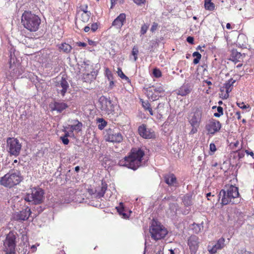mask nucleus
<instances>
[{"label": "nucleus", "mask_w": 254, "mask_h": 254, "mask_svg": "<svg viewBox=\"0 0 254 254\" xmlns=\"http://www.w3.org/2000/svg\"><path fill=\"white\" fill-rule=\"evenodd\" d=\"M144 152L139 148H132L129 154L119 161L118 164L121 166H125L133 170H136L142 165V160Z\"/></svg>", "instance_id": "f257e3e1"}, {"label": "nucleus", "mask_w": 254, "mask_h": 254, "mask_svg": "<svg viewBox=\"0 0 254 254\" xmlns=\"http://www.w3.org/2000/svg\"><path fill=\"white\" fill-rule=\"evenodd\" d=\"M239 196L238 188L234 186H230L222 190L219 194V198H221V203L227 205L230 203H236L235 199Z\"/></svg>", "instance_id": "f03ea898"}, {"label": "nucleus", "mask_w": 254, "mask_h": 254, "mask_svg": "<svg viewBox=\"0 0 254 254\" xmlns=\"http://www.w3.org/2000/svg\"><path fill=\"white\" fill-rule=\"evenodd\" d=\"M21 22L25 28L30 31H36L41 22L40 18L31 12L25 11L21 17Z\"/></svg>", "instance_id": "7ed1b4c3"}, {"label": "nucleus", "mask_w": 254, "mask_h": 254, "mask_svg": "<svg viewBox=\"0 0 254 254\" xmlns=\"http://www.w3.org/2000/svg\"><path fill=\"white\" fill-rule=\"evenodd\" d=\"M22 181L20 173L17 170H11L6 174L0 180L1 185L11 188L19 184Z\"/></svg>", "instance_id": "20e7f679"}, {"label": "nucleus", "mask_w": 254, "mask_h": 254, "mask_svg": "<svg viewBox=\"0 0 254 254\" xmlns=\"http://www.w3.org/2000/svg\"><path fill=\"white\" fill-rule=\"evenodd\" d=\"M151 238L154 240L164 238L168 233L167 229L158 221L153 220L149 228Z\"/></svg>", "instance_id": "39448f33"}, {"label": "nucleus", "mask_w": 254, "mask_h": 254, "mask_svg": "<svg viewBox=\"0 0 254 254\" xmlns=\"http://www.w3.org/2000/svg\"><path fill=\"white\" fill-rule=\"evenodd\" d=\"M44 192L41 188H33L30 192L27 193L24 197L25 201L31 204H39L41 203L44 199Z\"/></svg>", "instance_id": "423d86ee"}, {"label": "nucleus", "mask_w": 254, "mask_h": 254, "mask_svg": "<svg viewBox=\"0 0 254 254\" xmlns=\"http://www.w3.org/2000/svg\"><path fill=\"white\" fill-rule=\"evenodd\" d=\"M7 149L10 155L18 156L21 149V144L17 138L8 137L6 140Z\"/></svg>", "instance_id": "0eeeda50"}, {"label": "nucleus", "mask_w": 254, "mask_h": 254, "mask_svg": "<svg viewBox=\"0 0 254 254\" xmlns=\"http://www.w3.org/2000/svg\"><path fill=\"white\" fill-rule=\"evenodd\" d=\"M16 236L13 232H9L4 241V251L6 254H14Z\"/></svg>", "instance_id": "6e6552de"}, {"label": "nucleus", "mask_w": 254, "mask_h": 254, "mask_svg": "<svg viewBox=\"0 0 254 254\" xmlns=\"http://www.w3.org/2000/svg\"><path fill=\"white\" fill-rule=\"evenodd\" d=\"M100 108L102 111L108 114L114 111V106L112 101L105 96H101L99 100Z\"/></svg>", "instance_id": "1a4fd4ad"}, {"label": "nucleus", "mask_w": 254, "mask_h": 254, "mask_svg": "<svg viewBox=\"0 0 254 254\" xmlns=\"http://www.w3.org/2000/svg\"><path fill=\"white\" fill-rule=\"evenodd\" d=\"M147 95L152 100L155 101L158 99L159 93H162L164 92V89L162 85L161 84H157L152 87H149L147 89Z\"/></svg>", "instance_id": "9d476101"}, {"label": "nucleus", "mask_w": 254, "mask_h": 254, "mask_svg": "<svg viewBox=\"0 0 254 254\" xmlns=\"http://www.w3.org/2000/svg\"><path fill=\"white\" fill-rule=\"evenodd\" d=\"M105 137L106 141L112 142L119 143L122 142L123 139V137L121 132H116L111 129L107 131Z\"/></svg>", "instance_id": "9b49d317"}, {"label": "nucleus", "mask_w": 254, "mask_h": 254, "mask_svg": "<svg viewBox=\"0 0 254 254\" xmlns=\"http://www.w3.org/2000/svg\"><path fill=\"white\" fill-rule=\"evenodd\" d=\"M55 86L58 94H61L62 96H64L69 87L68 82L63 77L56 82Z\"/></svg>", "instance_id": "f8f14e48"}, {"label": "nucleus", "mask_w": 254, "mask_h": 254, "mask_svg": "<svg viewBox=\"0 0 254 254\" xmlns=\"http://www.w3.org/2000/svg\"><path fill=\"white\" fill-rule=\"evenodd\" d=\"M202 116V112L199 109H196L189 116V121L191 126H199Z\"/></svg>", "instance_id": "ddd939ff"}, {"label": "nucleus", "mask_w": 254, "mask_h": 254, "mask_svg": "<svg viewBox=\"0 0 254 254\" xmlns=\"http://www.w3.org/2000/svg\"><path fill=\"white\" fill-rule=\"evenodd\" d=\"M138 131L139 135L144 138L150 139L154 136V132L147 128L146 126L143 124L140 126L138 128Z\"/></svg>", "instance_id": "4468645a"}, {"label": "nucleus", "mask_w": 254, "mask_h": 254, "mask_svg": "<svg viewBox=\"0 0 254 254\" xmlns=\"http://www.w3.org/2000/svg\"><path fill=\"white\" fill-rule=\"evenodd\" d=\"M198 238L195 235L191 236L188 240V245L191 254H195L199 247Z\"/></svg>", "instance_id": "2eb2a0df"}, {"label": "nucleus", "mask_w": 254, "mask_h": 254, "mask_svg": "<svg viewBox=\"0 0 254 254\" xmlns=\"http://www.w3.org/2000/svg\"><path fill=\"white\" fill-rule=\"evenodd\" d=\"M221 127V124L219 121L212 120L210 121L206 126V128L208 132L211 134H214L215 132L219 131Z\"/></svg>", "instance_id": "dca6fc26"}, {"label": "nucleus", "mask_w": 254, "mask_h": 254, "mask_svg": "<svg viewBox=\"0 0 254 254\" xmlns=\"http://www.w3.org/2000/svg\"><path fill=\"white\" fill-rule=\"evenodd\" d=\"M31 213L30 209L27 207L25 209L16 213L14 215V218L16 220L25 221L28 219Z\"/></svg>", "instance_id": "f3484780"}, {"label": "nucleus", "mask_w": 254, "mask_h": 254, "mask_svg": "<svg viewBox=\"0 0 254 254\" xmlns=\"http://www.w3.org/2000/svg\"><path fill=\"white\" fill-rule=\"evenodd\" d=\"M225 240L223 238L219 239L217 242L213 246H208V251L211 254H215L219 250L222 249L225 246Z\"/></svg>", "instance_id": "a211bd4d"}, {"label": "nucleus", "mask_w": 254, "mask_h": 254, "mask_svg": "<svg viewBox=\"0 0 254 254\" xmlns=\"http://www.w3.org/2000/svg\"><path fill=\"white\" fill-rule=\"evenodd\" d=\"M192 90V86L190 83L186 82L178 89L177 91V94L182 96H186L189 94Z\"/></svg>", "instance_id": "6ab92c4d"}, {"label": "nucleus", "mask_w": 254, "mask_h": 254, "mask_svg": "<svg viewBox=\"0 0 254 254\" xmlns=\"http://www.w3.org/2000/svg\"><path fill=\"white\" fill-rule=\"evenodd\" d=\"M165 183L170 187H177L178 183L175 176L173 174H166L164 176Z\"/></svg>", "instance_id": "aec40b11"}, {"label": "nucleus", "mask_w": 254, "mask_h": 254, "mask_svg": "<svg viewBox=\"0 0 254 254\" xmlns=\"http://www.w3.org/2000/svg\"><path fill=\"white\" fill-rule=\"evenodd\" d=\"M126 14L121 13L113 22L112 25L118 29H120L126 21Z\"/></svg>", "instance_id": "412c9836"}, {"label": "nucleus", "mask_w": 254, "mask_h": 254, "mask_svg": "<svg viewBox=\"0 0 254 254\" xmlns=\"http://www.w3.org/2000/svg\"><path fill=\"white\" fill-rule=\"evenodd\" d=\"M11 62L10 61L9 67L10 76L12 78H18L22 74V72L18 66L14 64H11Z\"/></svg>", "instance_id": "4be33fe9"}, {"label": "nucleus", "mask_w": 254, "mask_h": 254, "mask_svg": "<svg viewBox=\"0 0 254 254\" xmlns=\"http://www.w3.org/2000/svg\"><path fill=\"white\" fill-rule=\"evenodd\" d=\"M68 107V105L64 102H55L53 106L51 108L53 111H57L59 113H61Z\"/></svg>", "instance_id": "5701e85b"}, {"label": "nucleus", "mask_w": 254, "mask_h": 254, "mask_svg": "<svg viewBox=\"0 0 254 254\" xmlns=\"http://www.w3.org/2000/svg\"><path fill=\"white\" fill-rule=\"evenodd\" d=\"M97 76V72L96 71L90 72H83L82 79L84 82H90L94 80Z\"/></svg>", "instance_id": "b1692460"}, {"label": "nucleus", "mask_w": 254, "mask_h": 254, "mask_svg": "<svg viewBox=\"0 0 254 254\" xmlns=\"http://www.w3.org/2000/svg\"><path fill=\"white\" fill-rule=\"evenodd\" d=\"M74 125H68V126L66 127L65 128L71 129V132H73V130H76L77 131H80L81 130V128L82 127V124L79 122L78 120L73 121Z\"/></svg>", "instance_id": "393cba45"}, {"label": "nucleus", "mask_w": 254, "mask_h": 254, "mask_svg": "<svg viewBox=\"0 0 254 254\" xmlns=\"http://www.w3.org/2000/svg\"><path fill=\"white\" fill-rule=\"evenodd\" d=\"M59 48L60 50V52H62L66 54L70 53L72 49L71 46L65 43L60 45Z\"/></svg>", "instance_id": "a878e982"}, {"label": "nucleus", "mask_w": 254, "mask_h": 254, "mask_svg": "<svg viewBox=\"0 0 254 254\" xmlns=\"http://www.w3.org/2000/svg\"><path fill=\"white\" fill-rule=\"evenodd\" d=\"M165 105V103H159L156 108L157 112L160 116H162L163 114H165L167 111V107H166Z\"/></svg>", "instance_id": "bb28decb"}, {"label": "nucleus", "mask_w": 254, "mask_h": 254, "mask_svg": "<svg viewBox=\"0 0 254 254\" xmlns=\"http://www.w3.org/2000/svg\"><path fill=\"white\" fill-rule=\"evenodd\" d=\"M107 185L106 184L102 183V187L100 189V190L99 191L96 190V196L97 197L100 198L103 197L105 193V191L107 190Z\"/></svg>", "instance_id": "cd10ccee"}, {"label": "nucleus", "mask_w": 254, "mask_h": 254, "mask_svg": "<svg viewBox=\"0 0 254 254\" xmlns=\"http://www.w3.org/2000/svg\"><path fill=\"white\" fill-rule=\"evenodd\" d=\"M236 80L231 78L225 84V88L227 92H230L232 89V87Z\"/></svg>", "instance_id": "c85d7f7f"}, {"label": "nucleus", "mask_w": 254, "mask_h": 254, "mask_svg": "<svg viewBox=\"0 0 254 254\" xmlns=\"http://www.w3.org/2000/svg\"><path fill=\"white\" fill-rule=\"evenodd\" d=\"M90 14L91 13L89 11L83 12L82 13H80L81 20L83 22H87L89 20Z\"/></svg>", "instance_id": "c756f323"}, {"label": "nucleus", "mask_w": 254, "mask_h": 254, "mask_svg": "<svg viewBox=\"0 0 254 254\" xmlns=\"http://www.w3.org/2000/svg\"><path fill=\"white\" fill-rule=\"evenodd\" d=\"M211 1V0H205L204 6L206 9L211 11L215 9V5Z\"/></svg>", "instance_id": "7c9ffc66"}, {"label": "nucleus", "mask_w": 254, "mask_h": 254, "mask_svg": "<svg viewBox=\"0 0 254 254\" xmlns=\"http://www.w3.org/2000/svg\"><path fill=\"white\" fill-rule=\"evenodd\" d=\"M97 123L98 124V127L100 130L103 129L107 124V123L102 118H99L97 120Z\"/></svg>", "instance_id": "2f4dec72"}, {"label": "nucleus", "mask_w": 254, "mask_h": 254, "mask_svg": "<svg viewBox=\"0 0 254 254\" xmlns=\"http://www.w3.org/2000/svg\"><path fill=\"white\" fill-rule=\"evenodd\" d=\"M116 208L117 209L118 212L120 214V215H122L124 218L127 217V214L124 212L125 209L123 207L122 203H121L120 204V206L118 207H117Z\"/></svg>", "instance_id": "473e14b6"}, {"label": "nucleus", "mask_w": 254, "mask_h": 254, "mask_svg": "<svg viewBox=\"0 0 254 254\" xmlns=\"http://www.w3.org/2000/svg\"><path fill=\"white\" fill-rule=\"evenodd\" d=\"M83 67V72H90L92 71H95L93 69V66L92 65L86 64L85 63L84 64Z\"/></svg>", "instance_id": "72a5a7b5"}, {"label": "nucleus", "mask_w": 254, "mask_h": 254, "mask_svg": "<svg viewBox=\"0 0 254 254\" xmlns=\"http://www.w3.org/2000/svg\"><path fill=\"white\" fill-rule=\"evenodd\" d=\"M202 224H197L193 223L192 224V229L193 230V232L195 233H198L200 232L203 228Z\"/></svg>", "instance_id": "f704fd0d"}, {"label": "nucleus", "mask_w": 254, "mask_h": 254, "mask_svg": "<svg viewBox=\"0 0 254 254\" xmlns=\"http://www.w3.org/2000/svg\"><path fill=\"white\" fill-rule=\"evenodd\" d=\"M139 53L138 48L136 46H134L132 48L131 51V56H133V61L135 62L137 59V55Z\"/></svg>", "instance_id": "c9c22d12"}, {"label": "nucleus", "mask_w": 254, "mask_h": 254, "mask_svg": "<svg viewBox=\"0 0 254 254\" xmlns=\"http://www.w3.org/2000/svg\"><path fill=\"white\" fill-rule=\"evenodd\" d=\"M192 56L193 57H196L193 61L194 64H198L201 58V55L200 53L197 52H195L192 54Z\"/></svg>", "instance_id": "e433bc0d"}, {"label": "nucleus", "mask_w": 254, "mask_h": 254, "mask_svg": "<svg viewBox=\"0 0 254 254\" xmlns=\"http://www.w3.org/2000/svg\"><path fill=\"white\" fill-rule=\"evenodd\" d=\"M183 203L186 206H189L191 204V198L190 196L186 195L183 198Z\"/></svg>", "instance_id": "4c0bfd02"}, {"label": "nucleus", "mask_w": 254, "mask_h": 254, "mask_svg": "<svg viewBox=\"0 0 254 254\" xmlns=\"http://www.w3.org/2000/svg\"><path fill=\"white\" fill-rule=\"evenodd\" d=\"M117 73L118 75L122 78V79H125L127 80H128L129 78L125 75V74L123 73V72L121 68L118 67V71Z\"/></svg>", "instance_id": "58836bf2"}, {"label": "nucleus", "mask_w": 254, "mask_h": 254, "mask_svg": "<svg viewBox=\"0 0 254 254\" xmlns=\"http://www.w3.org/2000/svg\"><path fill=\"white\" fill-rule=\"evenodd\" d=\"M217 110L218 113H215L214 114V116L215 117H220L221 115L223 114V109L222 107L219 106L217 108Z\"/></svg>", "instance_id": "ea45409f"}, {"label": "nucleus", "mask_w": 254, "mask_h": 254, "mask_svg": "<svg viewBox=\"0 0 254 254\" xmlns=\"http://www.w3.org/2000/svg\"><path fill=\"white\" fill-rule=\"evenodd\" d=\"M84 11H88L87 10V5L86 4L81 5L78 10V13H81Z\"/></svg>", "instance_id": "a19ab883"}, {"label": "nucleus", "mask_w": 254, "mask_h": 254, "mask_svg": "<svg viewBox=\"0 0 254 254\" xmlns=\"http://www.w3.org/2000/svg\"><path fill=\"white\" fill-rule=\"evenodd\" d=\"M148 25H147L146 24H144L143 25H142L140 30V33L142 35H144L146 33V31H147L148 29Z\"/></svg>", "instance_id": "79ce46f5"}, {"label": "nucleus", "mask_w": 254, "mask_h": 254, "mask_svg": "<svg viewBox=\"0 0 254 254\" xmlns=\"http://www.w3.org/2000/svg\"><path fill=\"white\" fill-rule=\"evenodd\" d=\"M164 245L162 246H159L158 247L156 248L155 251H156V253L155 254H163V249H164Z\"/></svg>", "instance_id": "37998d69"}, {"label": "nucleus", "mask_w": 254, "mask_h": 254, "mask_svg": "<svg viewBox=\"0 0 254 254\" xmlns=\"http://www.w3.org/2000/svg\"><path fill=\"white\" fill-rule=\"evenodd\" d=\"M153 75L155 77L158 78L161 76L162 73L161 71L157 68H155L153 71Z\"/></svg>", "instance_id": "c03bdc74"}, {"label": "nucleus", "mask_w": 254, "mask_h": 254, "mask_svg": "<svg viewBox=\"0 0 254 254\" xmlns=\"http://www.w3.org/2000/svg\"><path fill=\"white\" fill-rule=\"evenodd\" d=\"M105 72L108 79L109 80H111L112 79V73L111 71L108 68H106Z\"/></svg>", "instance_id": "a18cd8bd"}, {"label": "nucleus", "mask_w": 254, "mask_h": 254, "mask_svg": "<svg viewBox=\"0 0 254 254\" xmlns=\"http://www.w3.org/2000/svg\"><path fill=\"white\" fill-rule=\"evenodd\" d=\"M158 26V25L157 23L153 22V24L151 27L150 31L152 33L154 32L157 30Z\"/></svg>", "instance_id": "49530a36"}, {"label": "nucleus", "mask_w": 254, "mask_h": 254, "mask_svg": "<svg viewBox=\"0 0 254 254\" xmlns=\"http://www.w3.org/2000/svg\"><path fill=\"white\" fill-rule=\"evenodd\" d=\"M199 126H191L192 129L190 131V134H194L197 131V128Z\"/></svg>", "instance_id": "de8ad7c7"}, {"label": "nucleus", "mask_w": 254, "mask_h": 254, "mask_svg": "<svg viewBox=\"0 0 254 254\" xmlns=\"http://www.w3.org/2000/svg\"><path fill=\"white\" fill-rule=\"evenodd\" d=\"M142 105L143 107L145 109L147 110L150 108V104L148 101H142Z\"/></svg>", "instance_id": "09e8293b"}, {"label": "nucleus", "mask_w": 254, "mask_h": 254, "mask_svg": "<svg viewBox=\"0 0 254 254\" xmlns=\"http://www.w3.org/2000/svg\"><path fill=\"white\" fill-rule=\"evenodd\" d=\"M60 139L62 140L63 143L64 144V145H67L69 143V140L67 138V137H63V136H61L60 137Z\"/></svg>", "instance_id": "8fccbe9b"}, {"label": "nucleus", "mask_w": 254, "mask_h": 254, "mask_svg": "<svg viewBox=\"0 0 254 254\" xmlns=\"http://www.w3.org/2000/svg\"><path fill=\"white\" fill-rule=\"evenodd\" d=\"M90 28L93 32H95L98 28V25L96 23H93L91 25Z\"/></svg>", "instance_id": "3c124183"}, {"label": "nucleus", "mask_w": 254, "mask_h": 254, "mask_svg": "<svg viewBox=\"0 0 254 254\" xmlns=\"http://www.w3.org/2000/svg\"><path fill=\"white\" fill-rule=\"evenodd\" d=\"M210 149L212 152H214L216 150V146L214 143H210Z\"/></svg>", "instance_id": "603ef678"}, {"label": "nucleus", "mask_w": 254, "mask_h": 254, "mask_svg": "<svg viewBox=\"0 0 254 254\" xmlns=\"http://www.w3.org/2000/svg\"><path fill=\"white\" fill-rule=\"evenodd\" d=\"M193 40H194V39L192 37H191V36H189L187 38V41L190 43V44H193Z\"/></svg>", "instance_id": "864d4df0"}, {"label": "nucleus", "mask_w": 254, "mask_h": 254, "mask_svg": "<svg viewBox=\"0 0 254 254\" xmlns=\"http://www.w3.org/2000/svg\"><path fill=\"white\" fill-rule=\"evenodd\" d=\"M134 2L138 5H140L142 3H144L145 0H133Z\"/></svg>", "instance_id": "5fc2aeb1"}, {"label": "nucleus", "mask_w": 254, "mask_h": 254, "mask_svg": "<svg viewBox=\"0 0 254 254\" xmlns=\"http://www.w3.org/2000/svg\"><path fill=\"white\" fill-rule=\"evenodd\" d=\"M237 105L242 109H246L247 108V106L245 105L243 102L241 103H237Z\"/></svg>", "instance_id": "6e6d98bb"}, {"label": "nucleus", "mask_w": 254, "mask_h": 254, "mask_svg": "<svg viewBox=\"0 0 254 254\" xmlns=\"http://www.w3.org/2000/svg\"><path fill=\"white\" fill-rule=\"evenodd\" d=\"M239 254H252V253L246 250H241Z\"/></svg>", "instance_id": "4d7b16f0"}, {"label": "nucleus", "mask_w": 254, "mask_h": 254, "mask_svg": "<svg viewBox=\"0 0 254 254\" xmlns=\"http://www.w3.org/2000/svg\"><path fill=\"white\" fill-rule=\"evenodd\" d=\"M77 45L79 46H82V47H85L87 45V44L85 43H83V42L77 43Z\"/></svg>", "instance_id": "13d9d810"}, {"label": "nucleus", "mask_w": 254, "mask_h": 254, "mask_svg": "<svg viewBox=\"0 0 254 254\" xmlns=\"http://www.w3.org/2000/svg\"><path fill=\"white\" fill-rule=\"evenodd\" d=\"M64 131L65 132V134L63 137L67 138L68 136H69V133L68 131H67L66 130H64Z\"/></svg>", "instance_id": "bf43d9fd"}, {"label": "nucleus", "mask_w": 254, "mask_h": 254, "mask_svg": "<svg viewBox=\"0 0 254 254\" xmlns=\"http://www.w3.org/2000/svg\"><path fill=\"white\" fill-rule=\"evenodd\" d=\"M246 152L247 154L250 155L252 157H253L254 155V154L253 152H252V151L249 152L248 150H246Z\"/></svg>", "instance_id": "052dcab7"}, {"label": "nucleus", "mask_w": 254, "mask_h": 254, "mask_svg": "<svg viewBox=\"0 0 254 254\" xmlns=\"http://www.w3.org/2000/svg\"><path fill=\"white\" fill-rule=\"evenodd\" d=\"M90 29H91V28H90V27H89V26H85V27H84V31H85V32H88V31L90 30Z\"/></svg>", "instance_id": "680f3d73"}, {"label": "nucleus", "mask_w": 254, "mask_h": 254, "mask_svg": "<svg viewBox=\"0 0 254 254\" xmlns=\"http://www.w3.org/2000/svg\"><path fill=\"white\" fill-rule=\"evenodd\" d=\"M236 115L237 116V119L238 120H240L241 119V115H240V113L239 112H237L236 113Z\"/></svg>", "instance_id": "e2e57ef3"}, {"label": "nucleus", "mask_w": 254, "mask_h": 254, "mask_svg": "<svg viewBox=\"0 0 254 254\" xmlns=\"http://www.w3.org/2000/svg\"><path fill=\"white\" fill-rule=\"evenodd\" d=\"M170 208H172L173 210H174V209L175 210V211L177 210V208L175 204H172L171 205H170Z\"/></svg>", "instance_id": "0e129e2a"}, {"label": "nucleus", "mask_w": 254, "mask_h": 254, "mask_svg": "<svg viewBox=\"0 0 254 254\" xmlns=\"http://www.w3.org/2000/svg\"><path fill=\"white\" fill-rule=\"evenodd\" d=\"M229 92H227L226 91V93H225V94H224V95L223 96V98L227 99V98H228V97H229Z\"/></svg>", "instance_id": "69168bd1"}, {"label": "nucleus", "mask_w": 254, "mask_h": 254, "mask_svg": "<svg viewBox=\"0 0 254 254\" xmlns=\"http://www.w3.org/2000/svg\"><path fill=\"white\" fill-rule=\"evenodd\" d=\"M147 110H148L150 113V114L151 115H153V111L152 110V109L150 107L149 109H148Z\"/></svg>", "instance_id": "338daca9"}, {"label": "nucleus", "mask_w": 254, "mask_h": 254, "mask_svg": "<svg viewBox=\"0 0 254 254\" xmlns=\"http://www.w3.org/2000/svg\"><path fill=\"white\" fill-rule=\"evenodd\" d=\"M226 28L228 29H230L231 28V24L229 23H228L226 24Z\"/></svg>", "instance_id": "774afa93"}]
</instances>
